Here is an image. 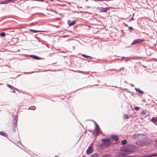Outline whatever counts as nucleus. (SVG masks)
<instances>
[{"label":"nucleus","instance_id":"1","mask_svg":"<svg viewBox=\"0 0 157 157\" xmlns=\"http://www.w3.org/2000/svg\"><path fill=\"white\" fill-rule=\"evenodd\" d=\"M151 142V140L150 139H146L142 140H138L136 142L137 145L141 146L147 145Z\"/></svg>","mask_w":157,"mask_h":157},{"label":"nucleus","instance_id":"2","mask_svg":"<svg viewBox=\"0 0 157 157\" xmlns=\"http://www.w3.org/2000/svg\"><path fill=\"white\" fill-rule=\"evenodd\" d=\"M136 149L135 147L133 146H130L127 147H124L121 149V151H123L126 153L132 152Z\"/></svg>","mask_w":157,"mask_h":157},{"label":"nucleus","instance_id":"3","mask_svg":"<svg viewBox=\"0 0 157 157\" xmlns=\"http://www.w3.org/2000/svg\"><path fill=\"white\" fill-rule=\"evenodd\" d=\"M101 141L103 142V144H101V146H102L103 145L105 146H108L110 145L111 144V142L109 139H102L101 140Z\"/></svg>","mask_w":157,"mask_h":157},{"label":"nucleus","instance_id":"4","mask_svg":"<svg viewBox=\"0 0 157 157\" xmlns=\"http://www.w3.org/2000/svg\"><path fill=\"white\" fill-rule=\"evenodd\" d=\"M93 144H91L88 147V149L86 150V153L87 154H90L93 152Z\"/></svg>","mask_w":157,"mask_h":157},{"label":"nucleus","instance_id":"5","mask_svg":"<svg viewBox=\"0 0 157 157\" xmlns=\"http://www.w3.org/2000/svg\"><path fill=\"white\" fill-rule=\"evenodd\" d=\"M94 123L95 126V129L96 132V135H98L99 134V127L98 125L95 122H94Z\"/></svg>","mask_w":157,"mask_h":157},{"label":"nucleus","instance_id":"6","mask_svg":"<svg viewBox=\"0 0 157 157\" xmlns=\"http://www.w3.org/2000/svg\"><path fill=\"white\" fill-rule=\"evenodd\" d=\"M18 120V117L16 116L15 117L14 119L13 120V123L14 124V126L16 127L17 126V124Z\"/></svg>","mask_w":157,"mask_h":157},{"label":"nucleus","instance_id":"7","mask_svg":"<svg viewBox=\"0 0 157 157\" xmlns=\"http://www.w3.org/2000/svg\"><path fill=\"white\" fill-rule=\"evenodd\" d=\"M142 42V41L140 39H137L134 40L132 43V45L136 44L138 43H140Z\"/></svg>","mask_w":157,"mask_h":157},{"label":"nucleus","instance_id":"8","mask_svg":"<svg viewBox=\"0 0 157 157\" xmlns=\"http://www.w3.org/2000/svg\"><path fill=\"white\" fill-rule=\"evenodd\" d=\"M109 9L108 8L101 7L100 8V10L101 12H106L107 10Z\"/></svg>","mask_w":157,"mask_h":157},{"label":"nucleus","instance_id":"9","mask_svg":"<svg viewBox=\"0 0 157 157\" xmlns=\"http://www.w3.org/2000/svg\"><path fill=\"white\" fill-rule=\"evenodd\" d=\"M135 90L136 91L138 92V93L139 94V96H141L143 95L144 93V92L142 91L139 88H136L135 89Z\"/></svg>","mask_w":157,"mask_h":157},{"label":"nucleus","instance_id":"10","mask_svg":"<svg viewBox=\"0 0 157 157\" xmlns=\"http://www.w3.org/2000/svg\"><path fill=\"white\" fill-rule=\"evenodd\" d=\"M111 138L115 141H117L118 140V139L117 136L116 135H112L111 136Z\"/></svg>","mask_w":157,"mask_h":157},{"label":"nucleus","instance_id":"11","mask_svg":"<svg viewBox=\"0 0 157 157\" xmlns=\"http://www.w3.org/2000/svg\"><path fill=\"white\" fill-rule=\"evenodd\" d=\"M10 2V1L9 0H7L6 1H3L0 2V4H6Z\"/></svg>","mask_w":157,"mask_h":157},{"label":"nucleus","instance_id":"12","mask_svg":"<svg viewBox=\"0 0 157 157\" xmlns=\"http://www.w3.org/2000/svg\"><path fill=\"white\" fill-rule=\"evenodd\" d=\"M30 30L31 32H32L34 33H37V32H46L45 31H37L36 30H33V29H30Z\"/></svg>","mask_w":157,"mask_h":157},{"label":"nucleus","instance_id":"13","mask_svg":"<svg viewBox=\"0 0 157 157\" xmlns=\"http://www.w3.org/2000/svg\"><path fill=\"white\" fill-rule=\"evenodd\" d=\"M30 57L33 59H40L41 58H39L38 57V56H34V55H31L30 56Z\"/></svg>","mask_w":157,"mask_h":157},{"label":"nucleus","instance_id":"14","mask_svg":"<svg viewBox=\"0 0 157 157\" xmlns=\"http://www.w3.org/2000/svg\"><path fill=\"white\" fill-rule=\"evenodd\" d=\"M130 117L129 116H128L126 114H124L123 115V118L124 119H126L129 118Z\"/></svg>","mask_w":157,"mask_h":157},{"label":"nucleus","instance_id":"15","mask_svg":"<svg viewBox=\"0 0 157 157\" xmlns=\"http://www.w3.org/2000/svg\"><path fill=\"white\" fill-rule=\"evenodd\" d=\"M151 121L154 122V123L157 122V117H153L151 119Z\"/></svg>","mask_w":157,"mask_h":157},{"label":"nucleus","instance_id":"16","mask_svg":"<svg viewBox=\"0 0 157 157\" xmlns=\"http://www.w3.org/2000/svg\"><path fill=\"white\" fill-rule=\"evenodd\" d=\"M76 23V21H73L71 23L69 24V26H70L72 25H74Z\"/></svg>","mask_w":157,"mask_h":157},{"label":"nucleus","instance_id":"17","mask_svg":"<svg viewBox=\"0 0 157 157\" xmlns=\"http://www.w3.org/2000/svg\"><path fill=\"white\" fill-rule=\"evenodd\" d=\"M140 135H141V134L138 133H136L133 135V137L134 138H136Z\"/></svg>","mask_w":157,"mask_h":157},{"label":"nucleus","instance_id":"18","mask_svg":"<svg viewBox=\"0 0 157 157\" xmlns=\"http://www.w3.org/2000/svg\"><path fill=\"white\" fill-rule=\"evenodd\" d=\"M98 156V154L97 153H94L90 155V157H97Z\"/></svg>","mask_w":157,"mask_h":157},{"label":"nucleus","instance_id":"19","mask_svg":"<svg viewBox=\"0 0 157 157\" xmlns=\"http://www.w3.org/2000/svg\"><path fill=\"white\" fill-rule=\"evenodd\" d=\"M0 135L6 137L7 136V134L5 132H0Z\"/></svg>","mask_w":157,"mask_h":157},{"label":"nucleus","instance_id":"20","mask_svg":"<svg viewBox=\"0 0 157 157\" xmlns=\"http://www.w3.org/2000/svg\"><path fill=\"white\" fill-rule=\"evenodd\" d=\"M127 141L126 140H124L121 141V144L123 145H124L126 144Z\"/></svg>","mask_w":157,"mask_h":157},{"label":"nucleus","instance_id":"21","mask_svg":"<svg viewBox=\"0 0 157 157\" xmlns=\"http://www.w3.org/2000/svg\"><path fill=\"white\" fill-rule=\"evenodd\" d=\"M82 56L83 57H85V58H89V57H91L90 56H88L86 55H85L84 54H82Z\"/></svg>","mask_w":157,"mask_h":157},{"label":"nucleus","instance_id":"22","mask_svg":"<svg viewBox=\"0 0 157 157\" xmlns=\"http://www.w3.org/2000/svg\"><path fill=\"white\" fill-rule=\"evenodd\" d=\"M154 155H151V154L150 155H144V157H151L152 156H154Z\"/></svg>","mask_w":157,"mask_h":157},{"label":"nucleus","instance_id":"23","mask_svg":"<svg viewBox=\"0 0 157 157\" xmlns=\"http://www.w3.org/2000/svg\"><path fill=\"white\" fill-rule=\"evenodd\" d=\"M6 35V34L4 33H2L0 34V36H5Z\"/></svg>","mask_w":157,"mask_h":157},{"label":"nucleus","instance_id":"24","mask_svg":"<svg viewBox=\"0 0 157 157\" xmlns=\"http://www.w3.org/2000/svg\"><path fill=\"white\" fill-rule=\"evenodd\" d=\"M122 58L124 59H125V60H126V61L130 59V58L128 57H122Z\"/></svg>","mask_w":157,"mask_h":157},{"label":"nucleus","instance_id":"25","mask_svg":"<svg viewBox=\"0 0 157 157\" xmlns=\"http://www.w3.org/2000/svg\"><path fill=\"white\" fill-rule=\"evenodd\" d=\"M140 109V107L138 106H136L135 107V109L136 110H139Z\"/></svg>","mask_w":157,"mask_h":157},{"label":"nucleus","instance_id":"26","mask_svg":"<svg viewBox=\"0 0 157 157\" xmlns=\"http://www.w3.org/2000/svg\"><path fill=\"white\" fill-rule=\"evenodd\" d=\"M151 155H155L154 156H152L151 157H157V153L152 154Z\"/></svg>","mask_w":157,"mask_h":157},{"label":"nucleus","instance_id":"27","mask_svg":"<svg viewBox=\"0 0 157 157\" xmlns=\"http://www.w3.org/2000/svg\"><path fill=\"white\" fill-rule=\"evenodd\" d=\"M155 145L156 146H157V139H156L155 140Z\"/></svg>","mask_w":157,"mask_h":157},{"label":"nucleus","instance_id":"28","mask_svg":"<svg viewBox=\"0 0 157 157\" xmlns=\"http://www.w3.org/2000/svg\"><path fill=\"white\" fill-rule=\"evenodd\" d=\"M7 86H8V87H9L11 89V88H12V87H13V86H11V85H7Z\"/></svg>","mask_w":157,"mask_h":157},{"label":"nucleus","instance_id":"29","mask_svg":"<svg viewBox=\"0 0 157 157\" xmlns=\"http://www.w3.org/2000/svg\"><path fill=\"white\" fill-rule=\"evenodd\" d=\"M124 69V68H123H123H121L119 70V71H121L122 70H123V69Z\"/></svg>","mask_w":157,"mask_h":157},{"label":"nucleus","instance_id":"30","mask_svg":"<svg viewBox=\"0 0 157 157\" xmlns=\"http://www.w3.org/2000/svg\"><path fill=\"white\" fill-rule=\"evenodd\" d=\"M129 29H133V28H132V27H129Z\"/></svg>","mask_w":157,"mask_h":157},{"label":"nucleus","instance_id":"31","mask_svg":"<svg viewBox=\"0 0 157 157\" xmlns=\"http://www.w3.org/2000/svg\"><path fill=\"white\" fill-rule=\"evenodd\" d=\"M102 157H107V155H104Z\"/></svg>","mask_w":157,"mask_h":157},{"label":"nucleus","instance_id":"32","mask_svg":"<svg viewBox=\"0 0 157 157\" xmlns=\"http://www.w3.org/2000/svg\"><path fill=\"white\" fill-rule=\"evenodd\" d=\"M131 85L132 86H133V85L132 84H131Z\"/></svg>","mask_w":157,"mask_h":157},{"label":"nucleus","instance_id":"33","mask_svg":"<svg viewBox=\"0 0 157 157\" xmlns=\"http://www.w3.org/2000/svg\"><path fill=\"white\" fill-rule=\"evenodd\" d=\"M144 110H143V111H142V112L143 113H144Z\"/></svg>","mask_w":157,"mask_h":157},{"label":"nucleus","instance_id":"34","mask_svg":"<svg viewBox=\"0 0 157 157\" xmlns=\"http://www.w3.org/2000/svg\"><path fill=\"white\" fill-rule=\"evenodd\" d=\"M144 110H143V111H142V112L143 113H144Z\"/></svg>","mask_w":157,"mask_h":157},{"label":"nucleus","instance_id":"35","mask_svg":"<svg viewBox=\"0 0 157 157\" xmlns=\"http://www.w3.org/2000/svg\"><path fill=\"white\" fill-rule=\"evenodd\" d=\"M121 60H123V59H121Z\"/></svg>","mask_w":157,"mask_h":157},{"label":"nucleus","instance_id":"36","mask_svg":"<svg viewBox=\"0 0 157 157\" xmlns=\"http://www.w3.org/2000/svg\"><path fill=\"white\" fill-rule=\"evenodd\" d=\"M15 92V91H14H14H13V92Z\"/></svg>","mask_w":157,"mask_h":157},{"label":"nucleus","instance_id":"37","mask_svg":"<svg viewBox=\"0 0 157 157\" xmlns=\"http://www.w3.org/2000/svg\"><path fill=\"white\" fill-rule=\"evenodd\" d=\"M55 157H57V156H55Z\"/></svg>","mask_w":157,"mask_h":157}]
</instances>
